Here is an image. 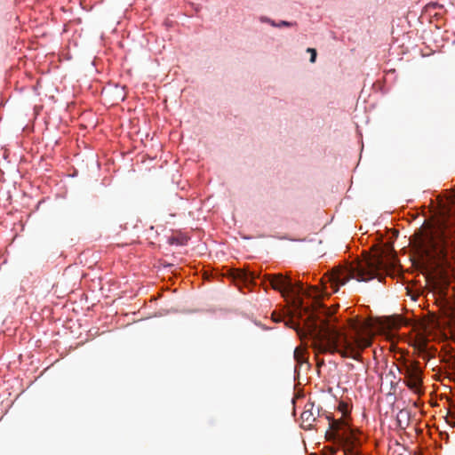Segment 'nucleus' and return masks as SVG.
Returning <instances> with one entry per match:
<instances>
[{"label": "nucleus", "instance_id": "f257e3e1", "mask_svg": "<svg viewBox=\"0 0 455 455\" xmlns=\"http://www.w3.org/2000/svg\"><path fill=\"white\" fill-rule=\"evenodd\" d=\"M385 268L381 256L374 255L363 260L352 262L345 266H337L321 278V287L310 286L307 291L303 283H292L291 279L283 274L265 275L263 283L268 282L272 289L278 291L283 296L291 294L296 297V307L301 313L308 314L311 323V347L317 357L320 354H339L344 358H352L362 362V352L371 346L373 334L371 325L366 321L350 320L347 328H339L329 320H320L313 310L303 305L299 295L319 299L323 295L330 296L339 291L351 279L367 282L373 278L381 280L379 271Z\"/></svg>", "mask_w": 455, "mask_h": 455}, {"label": "nucleus", "instance_id": "f03ea898", "mask_svg": "<svg viewBox=\"0 0 455 455\" xmlns=\"http://www.w3.org/2000/svg\"><path fill=\"white\" fill-rule=\"evenodd\" d=\"M419 246L427 255L455 251V211L443 212L420 239Z\"/></svg>", "mask_w": 455, "mask_h": 455}, {"label": "nucleus", "instance_id": "7ed1b4c3", "mask_svg": "<svg viewBox=\"0 0 455 455\" xmlns=\"http://www.w3.org/2000/svg\"><path fill=\"white\" fill-rule=\"evenodd\" d=\"M330 427L331 435L344 444L345 454L354 455V447L356 442L355 430L344 420H332L330 423Z\"/></svg>", "mask_w": 455, "mask_h": 455}, {"label": "nucleus", "instance_id": "20e7f679", "mask_svg": "<svg viewBox=\"0 0 455 455\" xmlns=\"http://www.w3.org/2000/svg\"><path fill=\"white\" fill-rule=\"evenodd\" d=\"M403 374L404 375V383L414 393L419 394L422 386V369L419 362H411L406 364Z\"/></svg>", "mask_w": 455, "mask_h": 455}, {"label": "nucleus", "instance_id": "39448f33", "mask_svg": "<svg viewBox=\"0 0 455 455\" xmlns=\"http://www.w3.org/2000/svg\"><path fill=\"white\" fill-rule=\"evenodd\" d=\"M319 415V409L315 408L314 403H307L304 407V411L301 413L302 423L305 424L306 427H310L313 422L316 419Z\"/></svg>", "mask_w": 455, "mask_h": 455}, {"label": "nucleus", "instance_id": "423d86ee", "mask_svg": "<svg viewBox=\"0 0 455 455\" xmlns=\"http://www.w3.org/2000/svg\"><path fill=\"white\" fill-rule=\"evenodd\" d=\"M233 277L235 281H240L243 284L248 285L253 283L254 279L256 278V275L251 272H247L242 269H236L233 274Z\"/></svg>", "mask_w": 455, "mask_h": 455}, {"label": "nucleus", "instance_id": "0eeeda50", "mask_svg": "<svg viewBox=\"0 0 455 455\" xmlns=\"http://www.w3.org/2000/svg\"><path fill=\"white\" fill-rule=\"evenodd\" d=\"M307 348L302 347H298L294 350V359L298 364L302 365L303 363H307Z\"/></svg>", "mask_w": 455, "mask_h": 455}, {"label": "nucleus", "instance_id": "6e6552de", "mask_svg": "<svg viewBox=\"0 0 455 455\" xmlns=\"http://www.w3.org/2000/svg\"><path fill=\"white\" fill-rule=\"evenodd\" d=\"M285 325L290 328H293L294 330L297 331L298 334L300 335L299 324H296L291 318H289L285 321Z\"/></svg>", "mask_w": 455, "mask_h": 455}, {"label": "nucleus", "instance_id": "1a4fd4ad", "mask_svg": "<svg viewBox=\"0 0 455 455\" xmlns=\"http://www.w3.org/2000/svg\"><path fill=\"white\" fill-rule=\"evenodd\" d=\"M168 242L170 244H182L183 242L180 241L178 237L176 236H170L168 238Z\"/></svg>", "mask_w": 455, "mask_h": 455}, {"label": "nucleus", "instance_id": "9d476101", "mask_svg": "<svg viewBox=\"0 0 455 455\" xmlns=\"http://www.w3.org/2000/svg\"><path fill=\"white\" fill-rule=\"evenodd\" d=\"M308 52H310V62L314 63L316 59V51L314 48H307V50Z\"/></svg>", "mask_w": 455, "mask_h": 455}, {"label": "nucleus", "instance_id": "9b49d317", "mask_svg": "<svg viewBox=\"0 0 455 455\" xmlns=\"http://www.w3.org/2000/svg\"><path fill=\"white\" fill-rule=\"evenodd\" d=\"M272 319H273V321H274V322H275V323H278V322H281V321H283V316H282L280 314H277V313H275V312H273V313H272Z\"/></svg>", "mask_w": 455, "mask_h": 455}, {"label": "nucleus", "instance_id": "f8f14e48", "mask_svg": "<svg viewBox=\"0 0 455 455\" xmlns=\"http://www.w3.org/2000/svg\"><path fill=\"white\" fill-rule=\"evenodd\" d=\"M210 275H211L207 271H204L203 273L201 272V277L205 280H209Z\"/></svg>", "mask_w": 455, "mask_h": 455}, {"label": "nucleus", "instance_id": "ddd939ff", "mask_svg": "<svg viewBox=\"0 0 455 455\" xmlns=\"http://www.w3.org/2000/svg\"><path fill=\"white\" fill-rule=\"evenodd\" d=\"M274 26L281 27V26H291V24L287 21H282L280 24L275 25L274 22L272 23Z\"/></svg>", "mask_w": 455, "mask_h": 455}, {"label": "nucleus", "instance_id": "4468645a", "mask_svg": "<svg viewBox=\"0 0 455 455\" xmlns=\"http://www.w3.org/2000/svg\"><path fill=\"white\" fill-rule=\"evenodd\" d=\"M323 364H324V361L323 359L322 360L317 359V366L318 367H321Z\"/></svg>", "mask_w": 455, "mask_h": 455}, {"label": "nucleus", "instance_id": "2eb2a0df", "mask_svg": "<svg viewBox=\"0 0 455 455\" xmlns=\"http://www.w3.org/2000/svg\"><path fill=\"white\" fill-rule=\"evenodd\" d=\"M310 455H316L315 453H311Z\"/></svg>", "mask_w": 455, "mask_h": 455}]
</instances>
